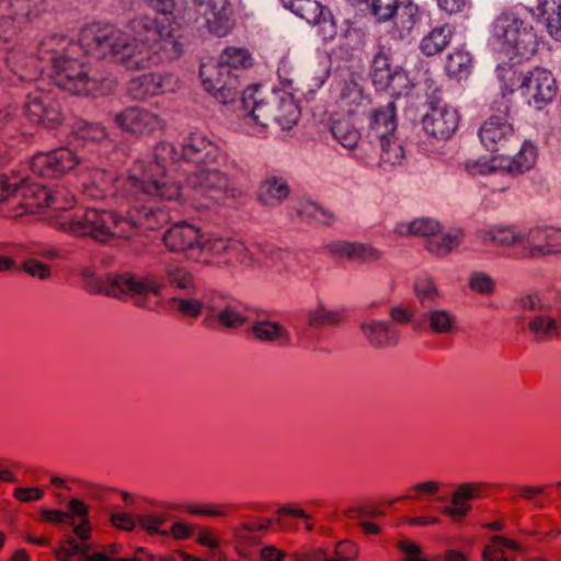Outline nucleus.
<instances>
[{"instance_id": "obj_17", "label": "nucleus", "mask_w": 561, "mask_h": 561, "mask_svg": "<svg viewBox=\"0 0 561 561\" xmlns=\"http://www.w3.org/2000/svg\"><path fill=\"white\" fill-rule=\"evenodd\" d=\"M293 13L318 27L324 39L333 38L335 23L329 9L316 0H283Z\"/></svg>"}, {"instance_id": "obj_32", "label": "nucleus", "mask_w": 561, "mask_h": 561, "mask_svg": "<svg viewBox=\"0 0 561 561\" xmlns=\"http://www.w3.org/2000/svg\"><path fill=\"white\" fill-rule=\"evenodd\" d=\"M451 38V27L448 24L438 25L421 38L419 48L423 55L433 57L444 51Z\"/></svg>"}, {"instance_id": "obj_11", "label": "nucleus", "mask_w": 561, "mask_h": 561, "mask_svg": "<svg viewBox=\"0 0 561 561\" xmlns=\"http://www.w3.org/2000/svg\"><path fill=\"white\" fill-rule=\"evenodd\" d=\"M188 183L196 195H208L214 202L242 195L241 188L226 173L215 169H204L191 174Z\"/></svg>"}, {"instance_id": "obj_45", "label": "nucleus", "mask_w": 561, "mask_h": 561, "mask_svg": "<svg viewBox=\"0 0 561 561\" xmlns=\"http://www.w3.org/2000/svg\"><path fill=\"white\" fill-rule=\"evenodd\" d=\"M10 5L15 18L33 21L46 11L47 0H11Z\"/></svg>"}, {"instance_id": "obj_15", "label": "nucleus", "mask_w": 561, "mask_h": 561, "mask_svg": "<svg viewBox=\"0 0 561 561\" xmlns=\"http://www.w3.org/2000/svg\"><path fill=\"white\" fill-rule=\"evenodd\" d=\"M422 123L428 135L437 139H448L458 128L459 115L454 107L440 99H435L430 102V111Z\"/></svg>"}, {"instance_id": "obj_44", "label": "nucleus", "mask_w": 561, "mask_h": 561, "mask_svg": "<svg viewBox=\"0 0 561 561\" xmlns=\"http://www.w3.org/2000/svg\"><path fill=\"white\" fill-rule=\"evenodd\" d=\"M507 549L518 550L519 546L514 540L494 536L483 551L484 561H508Z\"/></svg>"}, {"instance_id": "obj_36", "label": "nucleus", "mask_w": 561, "mask_h": 561, "mask_svg": "<svg viewBox=\"0 0 561 561\" xmlns=\"http://www.w3.org/2000/svg\"><path fill=\"white\" fill-rule=\"evenodd\" d=\"M380 152L378 165L388 169L402 163L404 159V149L398 138L394 136L381 138L378 140Z\"/></svg>"}, {"instance_id": "obj_24", "label": "nucleus", "mask_w": 561, "mask_h": 561, "mask_svg": "<svg viewBox=\"0 0 561 561\" xmlns=\"http://www.w3.org/2000/svg\"><path fill=\"white\" fill-rule=\"evenodd\" d=\"M477 239L485 247H502L516 249L523 257L525 232L514 226L494 225L480 229Z\"/></svg>"}, {"instance_id": "obj_46", "label": "nucleus", "mask_w": 561, "mask_h": 561, "mask_svg": "<svg viewBox=\"0 0 561 561\" xmlns=\"http://www.w3.org/2000/svg\"><path fill=\"white\" fill-rule=\"evenodd\" d=\"M218 61L232 73L233 69L249 68L252 66V57L244 48L228 47L219 56Z\"/></svg>"}, {"instance_id": "obj_56", "label": "nucleus", "mask_w": 561, "mask_h": 561, "mask_svg": "<svg viewBox=\"0 0 561 561\" xmlns=\"http://www.w3.org/2000/svg\"><path fill=\"white\" fill-rule=\"evenodd\" d=\"M415 294L424 307H431L438 298V291L432 279L420 278L415 283Z\"/></svg>"}, {"instance_id": "obj_61", "label": "nucleus", "mask_w": 561, "mask_h": 561, "mask_svg": "<svg viewBox=\"0 0 561 561\" xmlns=\"http://www.w3.org/2000/svg\"><path fill=\"white\" fill-rule=\"evenodd\" d=\"M340 321V313L323 308H317L308 314V324L310 327L334 325Z\"/></svg>"}, {"instance_id": "obj_34", "label": "nucleus", "mask_w": 561, "mask_h": 561, "mask_svg": "<svg viewBox=\"0 0 561 561\" xmlns=\"http://www.w3.org/2000/svg\"><path fill=\"white\" fill-rule=\"evenodd\" d=\"M251 332L253 336L261 342L278 341L282 344H288L290 342L288 330L276 321H256L252 324Z\"/></svg>"}, {"instance_id": "obj_30", "label": "nucleus", "mask_w": 561, "mask_h": 561, "mask_svg": "<svg viewBox=\"0 0 561 561\" xmlns=\"http://www.w3.org/2000/svg\"><path fill=\"white\" fill-rule=\"evenodd\" d=\"M397 129L396 106L388 103L374 111L369 125V137L373 140L394 136Z\"/></svg>"}, {"instance_id": "obj_49", "label": "nucleus", "mask_w": 561, "mask_h": 561, "mask_svg": "<svg viewBox=\"0 0 561 561\" xmlns=\"http://www.w3.org/2000/svg\"><path fill=\"white\" fill-rule=\"evenodd\" d=\"M432 332L436 334H448L453 332L456 318L443 309L432 310L426 316Z\"/></svg>"}, {"instance_id": "obj_50", "label": "nucleus", "mask_w": 561, "mask_h": 561, "mask_svg": "<svg viewBox=\"0 0 561 561\" xmlns=\"http://www.w3.org/2000/svg\"><path fill=\"white\" fill-rule=\"evenodd\" d=\"M216 320L226 329H239L248 322L244 312L239 307L230 304L218 311Z\"/></svg>"}, {"instance_id": "obj_60", "label": "nucleus", "mask_w": 561, "mask_h": 561, "mask_svg": "<svg viewBox=\"0 0 561 561\" xmlns=\"http://www.w3.org/2000/svg\"><path fill=\"white\" fill-rule=\"evenodd\" d=\"M300 214L307 217H311L324 225H330L335 220V215L331 210L325 209L312 202L305 203Z\"/></svg>"}, {"instance_id": "obj_38", "label": "nucleus", "mask_w": 561, "mask_h": 561, "mask_svg": "<svg viewBox=\"0 0 561 561\" xmlns=\"http://www.w3.org/2000/svg\"><path fill=\"white\" fill-rule=\"evenodd\" d=\"M439 222L422 217L408 222H399L394 228V232L399 236H421L427 240L436 232H439Z\"/></svg>"}, {"instance_id": "obj_4", "label": "nucleus", "mask_w": 561, "mask_h": 561, "mask_svg": "<svg viewBox=\"0 0 561 561\" xmlns=\"http://www.w3.org/2000/svg\"><path fill=\"white\" fill-rule=\"evenodd\" d=\"M493 35L507 54L528 59L538 49V36L533 25L515 10H505L494 21Z\"/></svg>"}, {"instance_id": "obj_41", "label": "nucleus", "mask_w": 561, "mask_h": 561, "mask_svg": "<svg viewBox=\"0 0 561 561\" xmlns=\"http://www.w3.org/2000/svg\"><path fill=\"white\" fill-rule=\"evenodd\" d=\"M394 71L391 68L390 58L385 51L375 55L371 64V78L375 85L387 88L393 79Z\"/></svg>"}, {"instance_id": "obj_5", "label": "nucleus", "mask_w": 561, "mask_h": 561, "mask_svg": "<svg viewBox=\"0 0 561 561\" xmlns=\"http://www.w3.org/2000/svg\"><path fill=\"white\" fill-rule=\"evenodd\" d=\"M103 287L110 296L133 299L137 307L153 309L161 298L163 283L150 275L124 273L108 276Z\"/></svg>"}, {"instance_id": "obj_37", "label": "nucleus", "mask_w": 561, "mask_h": 561, "mask_svg": "<svg viewBox=\"0 0 561 561\" xmlns=\"http://www.w3.org/2000/svg\"><path fill=\"white\" fill-rule=\"evenodd\" d=\"M463 238L461 230L444 233L439 230L432 238L426 240V249L436 256H445L458 248Z\"/></svg>"}, {"instance_id": "obj_64", "label": "nucleus", "mask_w": 561, "mask_h": 561, "mask_svg": "<svg viewBox=\"0 0 561 561\" xmlns=\"http://www.w3.org/2000/svg\"><path fill=\"white\" fill-rule=\"evenodd\" d=\"M20 27L12 16L0 18V39L3 43L13 41L19 34Z\"/></svg>"}, {"instance_id": "obj_43", "label": "nucleus", "mask_w": 561, "mask_h": 561, "mask_svg": "<svg viewBox=\"0 0 561 561\" xmlns=\"http://www.w3.org/2000/svg\"><path fill=\"white\" fill-rule=\"evenodd\" d=\"M228 239L217 238L202 242L198 255L199 262L205 264L222 265V259L226 256Z\"/></svg>"}, {"instance_id": "obj_55", "label": "nucleus", "mask_w": 561, "mask_h": 561, "mask_svg": "<svg viewBox=\"0 0 561 561\" xmlns=\"http://www.w3.org/2000/svg\"><path fill=\"white\" fill-rule=\"evenodd\" d=\"M76 134L84 141L100 142L106 138V130L96 123L81 122L77 124Z\"/></svg>"}, {"instance_id": "obj_14", "label": "nucleus", "mask_w": 561, "mask_h": 561, "mask_svg": "<svg viewBox=\"0 0 561 561\" xmlns=\"http://www.w3.org/2000/svg\"><path fill=\"white\" fill-rule=\"evenodd\" d=\"M115 123L125 131L137 136H152L164 131V118L140 106H129L115 116Z\"/></svg>"}, {"instance_id": "obj_6", "label": "nucleus", "mask_w": 561, "mask_h": 561, "mask_svg": "<svg viewBox=\"0 0 561 561\" xmlns=\"http://www.w3.org/2000/svg\"><path fill=\"white\" fill-rule=\"evenodd\" d=\"M250 118L262 127L276 124L283 129H289L299 118V108L291 95L272 91L263 98L254 99Z\"/></svg>"}, {"instance_id": "obj_7", "label": "nucleus", "mask_w": 561, "mask_h": 561, "mask_svg": "<svg viewBox=\"0 0 561 561\" xmlns=\"http://www.w3.org/2000/svg\"><path fill=\"white\" fill-rule=\"evenodd\" d=\"M19 195L22 201L19 205L24 211L35 213L42 208H48L51 224L56 227V217L68 214L76 203L75 196L65 188L51 191L46 186L33 184L20 186Z\"/></svg>"}, {"instance_id": "obj_58", "label": "nucleus", "mask_w": 561, "mask_h": 561, "mask_svg": "<svg viewBox=\"0 0 561 561\" xmlns=\"http://www.w3.org/2000/svg\"><path fill=\"white\" fill-rule=\"evenodd\" d=\"M170 302L184 317L197 318L203 311V302L195 298H172Z\"/></svg>"}, {"instance_id": "obj_26", "label": "nucleus", "mask_w": 561, "mask_h": 561, "mask_svg": "<svg viewBox=\"0 0 561 561\" xmlns=\"http://www.w3.org/2000/svg\"><path fill=\"white\" fill-rule=\"evenodd\" d=\"M169 78L160 73H147L128 82V94L139 101H145L167 92Z\"/></svg>"}, {"instance_id": "obj_23", "label": "nucleus", "mask_w": 561, "mask_h": 561, "mask_svg": "<svg viewBox=\"0 0 561 561\" xmlns=\"http://www.w3.org/2000/svg\"><path fill=\"white\" fill-rule=\"evenodd\" d=\"M25 114L36 124L54 128L61 123V112L58 102L49 94L35 91L27 95Z\"/></svg>"}, {"instance_id": "obj_20", "label": "nucleus", "mask_w": 561, "mask_h": 561, "mask_svg": "<svg viewBox=\"0 0 561 561\" xmlns=\"http://www.w3.org/2000/svg\"><path fill=\"white\" fill-rule=\"evenodd\" d=\"M165 247L176 253H183L193 260H201L198 255L202 245L199 228L187 222H178L170 227L163 237Z\"/></svg>"}, {"instance_id": "obj_19", "label": "nucleus", "mask_w": 561, "mask_h": 561, "mask_svg": "<svg viewBox=\"0 0 561 561\" xmlns=\"http://www.w3.org/2000/svg\"><path fill=\"white\" fill-rule=\"evenodd\" d=\"M488 489V483L482 481L458 484L451 493L450 505L444 506L442 513L454 523L462 522L472 510L470 502L482 499Z\"/></svg>"}, {"instance_id": "obj_1", "label": "nucleus", "mask_w": 561, "mask_h": 561, "mask_svg": "<svg viewBox=\"0 0 561 561\" xmlns=\"http://www.w3.org/2000/svg\"><path fill=\"white\" fill-rule=\"evenodd\" d=\"M168 20L154 23L141 18L129 21L126 31L94 21L79 32L78 44L68 36L51 34L38 43L42 58L51 62L54 79L60 88L73 94L89 95L100 88L87 61L78 58L79 49L96 59L112 57L128 70H141L157 64V39L173 45Z\"/></svg>"}, {"instance_id": "obj_12", "label": "nucleus", "mask_w": 561, "mask_h": 561, "mask_svg": "<svg viewBox=\"0 0 561 561\" xmlns=\"http://www.w3.org/2000/svg\"><path fill=\"white\" fill-rule=\"evenodd\" d=\"M199 75L205 90L220 102H232L239 94L240 83L237 76L230 73L218 60L203 64Z\"/></svg>"}, {"instance_id": "obj_48", "label": "nucleus", "mask_w": 561, "mask_h": 561, "mask_svg": "<svg viewBox=\"0 0 561 561\" xmlns=\"http://www.w3.org/2000/svg\"><path fill=\"white\" fill-rule=\"evenodd\" d=\"M537 159V149L530 142H524L508 164L510 172L523 173L534 167Z\"/></svg>"}, {"instance_id": "obj_47", "label": "nucleus", "mask_w": 561, "mask_h": 561, "mask_svg": "<svg viewBox=\"0 0 561 561\" xmlns=\"http://www.w3.org/2000/svg\"><path fill=\"white\" fill-rule=\"evenodd\" d=\"M335 558H328L322 550H317L306 557L305 561H350L357 557V548L353 541H340L335 547Z\"/></svg>"}, {"instance_id": "obj_8", "label": "nucleus", "mask_w": 561, "mask_h": 561, "mask_svg": "<svg viewBox=\"0 0 561 561\" xmlns=\"http://www.w3.org/2000/svg\"><path fill=\"white\" fill-rule=\"evenodd\" d=\"M69 512L73 520V537L66 535L59 542L58 548L55 550V558L57 561H70L75 554L85 553L91 551V524L88 518L89 507L85 503L78 499H71L68 504Z\"/></svg>"}, {"instance_id": "obj_62", "label": "nucleus", "mask_w": 561, "mask_h": 561, "mask_svg": "<svg viewBox=\"0 0 561 561\" xmlns=\"http://www.w3.org/2000/svg\"><path fill=\"white\" fill-rule=\"evenodd\" d=\"M22 270L32 277L41 280L48 279L51 276V268L35 259H27L22 264Z\"/></svg>"}, {"instance_id": "obj_63", "label": "nucleus", "mask_w": 561, "mask_h": 561, "mask_svg": "<svg viewBox=\"0 0 561 561\" xmlns=\"http://www.w3.org/2000/svg\"><path fill=\"white\" fill-rule=\"evenodd\" d=\"M472 290L480 294H491L494 289L493 279L483 273H473L469 280Z\"/></svg>"}, {"instance_id": "obj_53", "label": "nucleus", "mask_w": 561, "mask_h": 561, "mask_svg": "<svg viewBox=\"0 0 561 561\" xmlns=\"http://www.w3.org/2000/svg\"><path fill=\"white\" fill-rule=\"evenodd\" d=\"M165 275L171 286H175L188 293H195L194 277L191 272L184 267H170L165 271Z\"/></svg>"}, {"instance_id": "obj_33", "label": "nucleus", "mask_w": 561, "mask_h": 561, "mask_svg": "<svg viewBox=\"0 0 561 561\" xmlns=\"http://www.w3.org/2000/svg\"><path fill=\"white\" fill-rule=\"evenodd\" d=\"M536 11L545 19L549 35L561 41V0H538Z\"/></svg>"}, {"instance_id": "obj_16", "label": "nucleus", "mask_w": 561, "mask_h": 561, "mask_svg": "<svg viewBox=\"0 0 561 561\" xmlns=\"http://www.w3.org/2000/svg\"><path fill=\"white\" fill-rule=\"evenodd\" d=\"M80 160L76 152L61 147L50 152H41L31 161L32 171L43 178H57L73 170Z\"/></svg>"}, {"instance_id": "obj_35", "label": "nucleus", "mask_w": 561, "mask_h": 561, "mask_svg": "<svg viewBox=\"0 0 561 561\" xmlns=\"http://www.w3.org/2000/svg\"><path fill=\"white\" fill-rule=\"evenodd\" d=\"M113 180L114 178L105 170H93L90 172L89 179L82 184L83 194L91 199H101L113 186Z\"/></svg>"}, {"instance_id": "obj_10", "label": "nucleus", "mask_w": 561, "mask_h": 561, "mask_svg": "<svg viewBox=\"0 0 561 561\" xmlns=\"http://www.w3.org/2000/svg\"><path fill=\"white\" fill-rule=\"evenodd\" d=\"M496 112L480 127L479 136L488 150L504 154L519 142V138L508 122L510 106L505 101L499 103Z\"/></svg>"}, {"instance_id": "obj_28", "label": "nucleus", "mask_w": 561, "mask_h": 561, "mask_svg": "<svg viewBox=\"0 0 561 561\" xmlns=\"http://www.w3.org/2000/svg\"><path fill=\"white\" fill-rule=\"evenodd\" d=\"M329 249L333 254L360 263L375 262L381 257L378 249L359 242H334Z\"/></svg>"}, {"instance_id": "obj_31", "label": "nucleus", "mask_w": 561, "mask_h": 561, "mask_svg": "<svg viewBox=\"0 0 561 561\" xmlns=\"http://www.w3.org/2000/svg\"><path fill=\"white\" fill-rule=\"evenodd\" d=\"M337 106L347 114H357L369 103V98L364 94L363 88L355 81H345L340 89L336 99Z\"/></svg>"}, {"instance_id": "obj_51", "label": "nucleus", "mask_w": 561, "mask_h": 561, "mask_svg": "<svg viewBox=\"0 0 561 561\" xmlns=\"http://www.w3.org/2000/svg\"><path fill=\"white\" fill-rule=\"evenodd\" d=\"M125 220L130 221L134 226V231L130 238L136 236L140 230H153L158 226L156 215L151 210H136L135 213L128 210L125 215Z\"/></svg>"}, {"instance_id": "obj_13", "label": "nucleus", "mask_w": 561, "mask_h": 561, "mask_svg": "<svg viewBox=\"0 0 561 561\" xmlns=\"http://www.w3.org/2000/svg\"><path fill=\"white\" fill-rule=\"evenodd\" d=\"M41 60L47 58L41 57L38 44L24 39L9 48L4 57L8 69L22 81L34 80L41 75Z\"/></svg>"}, {"instance_id": "obj_29", "label": "nucleus", "mask_w": 561, "mask_h": 561, "mask_svg": "<svg viewBox=\"0 0 561 561\" xmlns=\"http://www.w3.org/2000/svg\"><path fill=\"white\" fill-rule=\"evenodd\" d=\"M290 193L288 182L283 176L268 175L260 183L257 198L265 206H277Z\"/></svg>"}, {"instance_id": "obj_21", "label": "nucleus", "mask_w": 561, "mask_h": 561, "mask_svg": "<svg viewBox=\"0 0 561 561\" xmlns=\"http://www.w3.org/2000/svg\"><path fill=\"white\" fill-rule=\"evenodd\" d=\"M561 253V229L535 227L525 232L523 257L536 259Z\"/></svg>"}, {"instance_id": "obj_54", "label": "nucleus", "mask_w": 561, "mask_h": 561, "mask_svg": "<svg viewBox=\"0 0 561 561\" xmlns=\"http://www.w3.org/2000/svg\"><path fill=\"white\" fill-rule=\"evenodd\" d=\"M400 0H371L370 10L379 22L391 20L399 10Z\"/></svg>"}, {"instance_id": "obj_52", "label": "nucleus", "mask_w": 561, "mask_h": 561, "mask_svg": "<svg viewBox=\"0 0 561 561\" xmlns=\"http://www.w3.org/2000/svg\"><path fill=\"white\" fill-rule=\"evenodd\" d=\"M444 488V483L437 480H426L419 483L413 484L409 494L404 495L402 499L405 500H423L426 497L435 496L438 494Z\"/></svg>"}, {"instance_id": "obj_39", "label": "nucleus", "mask_w": 561, "mask_h": 561, "mask_svg": "<svg viewBox=\"0 0 561 561\" xmlns=\"http://www.w3.org/2000/svg\"><path fill=\"white\" fill-rule=\"evenodd\" d=\"M472 69V57L463 48H455L446 58L445 70L450 77H467Z\"/></svg>"}, {"instance_id": "obj_2", "label": "nucleus", "mask_w": 561, "mask_h": 561, "mask_svg": "<svg viewBox=\"0 0 561 561\" xmlns=\"http://www.w3.org/2000/svg\"><path fill=\"white\" fill-rule=\"evenodd\" d=\"M178 151L172 144L161 142L154 148V160L147 165L138 164L141 174L122 176L113 180V195L117 201H142L147 196H157L173 201L181 196V185L172 180L168 171L178 160Z\"/></svg>"}, {"instance_id": "obj_18", "label": "nucleus", "mask_w": 561, "mask_h": 561, "mask_svg": "<svg viewBox=\"0 0 561 561\" xmlns=\"http://www.w3.org/2000/svg\"><path fill=\"white\" fill-rule=\"evenodd\" d=\"M528 103L537 110H542L553 101L558 85L553 75L543 69L535 68L522 82Z\"/></svg>"}, {"instance_id": "obj_9", "label": "nucleus", "mask_w": 561, "mask_h": 561, "mask_svg": "<svg viewBox=\"0 0 561 561\" xmlns=\"http://www.w3.org/2000/svg\"><path fill=\"white\" fill-rule=\"evenodd\" d=\"M519 307L535 341L548 342L559 336L561 320L551 314L549 306L545 305L537 295L522 297Z\"/></svg>"}, {"instance_id": "obj_22", "label": "nucleus", "mask_w": 561, "mask_h": 561, "mask_svg": "<svg viewBox=\"0 0 561 561\" xmlns=\"http://www.w3.org/2000/svg\"><path fill=\"white\" fill-rule=\"evenodd\" d=\"M204 18L208 31L217 36L227 35L232 28V9L229 0H192Z\"/></svg>"}, {"instance_id": "obj_27", "label": "nucleus", "mask_w": 561, "mask_h": 561, "mask_svg": "<svg viewBox=\"0 0 561 561\" xmlns=\"http://www.w3.org/2000/svg\"><path fill=\"white\" fill-rule=\"evenodd\" d=\"M360 331L369 345L375 348L392 347L400 340L399 330L387 321L363 322Z\"/></svg>"}, {"instance_id": "obj_57", "label": "nucleus", "mask_w": 561, "mask_h": 561, "mask_svg": "<svg viewBox=\"0 0 561 561\" xmlns=\"http://www.w3.org/2000/svg\"><path fill=\"white\" fill-rule=\"evenodd\" d=\"M421 18V9L417 4L408 1L403 3L398 14V24L401 28L410 31Z\"/></svg>"}, {"instance_id": "obj_25", "label": "nucleus", "mask_w": 561, "mask_h": 561, "mask_svg": "<svg viewBox=\"0 0 561 561\" xmlns=\"http://www.w3.org/2000/svg\"><path fill=\"white\" fill-rule=\"evenodd\" d=\"M182 158L195 164L215 163L222 156L220 148L199 134H192L182 145Z\"/></svg>"}, {"instance_id": "obj_59", "label": "nucleus", "mask_w": 561, "mask_h": 561, "mask_svg": "<svg viewBox=\"0 0 561 561\" xmlns=\"http://www.w3.org/2000/svg\"><path fill=\"white\" fill-rule=\"evenodd\" d=\"M165 520V515L162 513L144 514L137 516V524L139 527L149 534L168 535V531L160 530V526H162Z\"/></svg>"}, {"instance_id": "obj_3", "label": "nucleus", "mask_w": 561, "mask_h": 561, "mask_svg": "<svg viewBox=\"0 0 561 561\" xmlns=\"http://www.w3.org/2000/svg\"><path fill=\"white\" fill-rule=\"evenodd\" d=\"M56 227L73 237H90L100 243L129 239L134 231L133 224L125 220V216L101 208H87L82 214L57 216Z\"/></svg>"}, {"instance_id": "obj_40", "label": "nucleus", "mask_w": 561, "mask_h": 561, "mask_svg": "<svg viewBox=\"0 0 561 561\" xmlns=\"http://www.w3.org/2000/svg\"><path fill=\"white\" fill-rule=\"evenodd\" d=\"M182 510L192 515L201 517H226L229 512L234 510L230 503H187L182 505Z\"/></svg>"}, {"instance_id": "obj_42", "label": "nucleus", "mask_w": 561, "mask_h": 561, "mask_svg": "<svg viewBox=\"0 0 561 561\" xmlns=\"http://www.w3.org/2000/svg\"><path fill=\"white\" fill-rule=\"evenodd\" d=\"M331 131L333 137L347 149H354L360 140L358 129L348 119L334 121Z\"/></svg>"}]
</instances>
